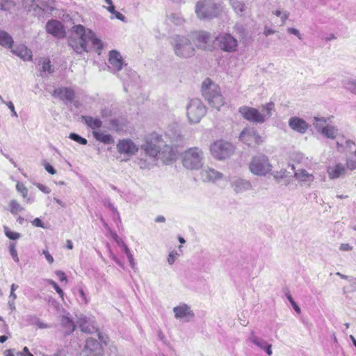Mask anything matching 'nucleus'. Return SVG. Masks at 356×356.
<instances>
[{
  "label": "nucleus",
  "mask_w": 356,
  "mask_h": 356,
  "mask_svg": "<svg viewBox=\"0 0 356 356\" xmlns=\"http://www.w3.org/2000/svg\"><path fill=\"white\" fill-rule=\"evenodd\" d=\"M68 42L73 50L79 54L89 51V42L98 51L102 48L101 40L90 29H86L81 24L72 27V34Z\"/></svg>",
  "instance_id": "f257e3e1"
},
{
  "label": "nucleus",
  "mask_w": 356,
  "mask_h": 356,
  "mask_svg": "<svg viewBox=\"0 0 356 356\" xmlns=\"http://www.w3.org/2000/svg\"><path fill=\"white\" fill-rule=\"evenodd\" d=\"M273 108V103H267L259 109L243 106L239 108L238 112L246 120L256 124H262L271 117Z\"/></svg>",
  "instance_id": "f03ea898"
},
{
  "label": "nucleus",
  "mask_w": 356,
  "mask_h": 356,
  "mask_svg": "<svg viewBox=\"0 0 356 356\" xmlns=\"http://www.w3.org/2000/svg\"><path fill=\"white\" fill-rule=\"evenodd\" d=\"M202 95L208 104L218 111L225 104L219 86L209 79H206L202 83Z\"/></svg>",
  "instance_id": "7ed1b4c3"
},
{
  "label": "nucleus",
  "mask_w": 356,
  "mask_h": 356,
  "mask_svg": "<svg viewBox=\"0 0 356 356\" xmlns=\"http://www.w3.org/2000/svg\"><path fill=\"white\" fill-rule=\"evenodd\" d=\"M170 44L175 54L179 58H191L195 54V49L191 42L189 34L187 35H174L171 38Z\"/></svg>",
  "instance_id": "20e7f679"
},
{
  "label": "nucleus",
  "mask_w": 356,
  "mask_h": 356,
  "mask_svg": "<svg viewBox=\"0 0 356 356\" xmlns=\"http://www.w3.org/2000/svg\"><path fill=\"white\" fill-rule=\"evenodd\" d=\"M183 166L191 170H199L204 164V154L203 151L193 147L184 151L181 156Z\"/></svg>",
  "instance_id": "39448f33"
},
{
  "label": "nucleus",
  "mask_w": 356,
  "mask_h": 356,
  "mask_svg": "<svg viewBox=\"0 0 356 356\" xmlns=\"http://www.w3.org/2000/svg\"><path fill=\"white\" fill-rule=\"evenodd\" d=\"M207 108L198 98L188 100L186 106V115L190 124L199 123L206 115Z\"/></svg>",
  "instance_id": "423d86ee"
},
{
  "label": "nucleus",
  "mask_w": 356,
  "mask_h": 356,
  "mask_svg": "<svg viewBox=\"0 0 356 356\" xmlns=\"http://www.w3.org/2000/svg\"><path fill=\"white\" fill-rule=\"evenodd\" d=\"M249 170L254 175L266 177L272 172L273 165L267 156L260 154L252 157Z\"/></svg>",
  "instance_id": "0eeeda50"
},
{
  "label": "nucleus",
  "mask_w": 356,
  "mask_h": 356,
  "mask_svg": "<svg viewBox=\"0 0 356 356\" xmlns=\"http://www.w3.org/2000/svg\"><path fill=\"white\" fill-rule=\"evenodd\" d=\"M209 149L215 159L222 161L229 158L234 154L235 147L227 141L218 140L211 144Z\"/></svg>",
  "instance_id": "6e6552de"
},
{
  "label": "nucleus",
  "mask_w": 356,
  "mask_h": 356,
  "mask_svg": "<svg viewBox=\"0 0 356 356\" xmlns=\"http://www.w3.org/2000/svg\"><path fill=\"white\" fill-rule=\"evenodd\" d=\"M182 140L183 137L179 134H177L173 138H170V145H168L166 142L163 140V145L161 148L157 157L158 159H161L164 163L174 161L177 158L178 151L177 147L173 146L178 145Z\"/></svg>",
  "instance_id": "1a4fd4ad"
},
{
  "label": "nucleus",
  "mask_w": 356,
  "mask_h": 356,
  "mask_svg": "<svg viewBox=\"0 0 356 356\" xmlns=\"http://www.w3.org/2000/svg\"><path fill=\"white\" fill-rule=\"evenodd\" d=\"M327 119L324 117H314L313 125L318 133L326 138L334 140L339 134L337 127L327 123Z\"/></svg>",
  "instance_id": "9d476101"
},
{
  "label": "nucleus",
  "mask_w": 356,
  "mask_h": 356,
  "mask_svg": "<svg viewBox=\"0 0 356 356\" xmlns=\"http://www.w3.org/2000/svg\"><path fill=\"white\" fill-rule=\"evenodd\" d=\"M195 13L201 19H211L218 15V6L211 0H200L196 3Z\"/></svg>",
  "instance_id": "9b49d317"
},
{
  "label": "nucleus",
  "mask_w": 356,
  "mask_h": 356,
  "mask_svg": "<svg viewBox=\"0 0 356 356\" xmlns=\"http://www.w3.org/2000/svg\"><path fill=\"white\" fill-rule=\"evenodd\" d=\"M163 145V137L156 133H154L146 140L145 143L141 146V149L149 156L155 158L158 157Z\"/></svg>",
  "instance_id": "f8f14e48"
},
{
  "label": "nucleus",
  "mask_w": 356,
  "mask_h": 356,
  "mask_svg": "<svg viewBox=\"0 0 356 356\" xmlns=\"http://www.w3.org/2000/svg\"><path fill=\"white\" fill-rule=\"evenodd\" d=\"M216 45L225 52L236 51L238 46V40L230 33H221L215 38Z\"/></svg>",
  "instance_id": "ddd939ff"
},
{
  "label": "nucleus",
  "mask_w": 356,
  "mask_h": 356,
  "mask_svg": "<svg viewBox=\"0 0 356 356\" xmlns=\"http://www.w3.org/2000/svg\"><path fill=\"white\" fill-rule=\"evenodd\" d=\"M189 37L193 41L196 47L198 49H207L212 47V38L210 33L206 31H193L189 33Z\"/></svg>",
  "instance_id": "4468645a"
},
{
  "label": "nucleus",
  "mask_w": 356,
  "mask_h": 356,
  "mask_svg": "<svg viewBox=\"0 0 356 356\" xmlns=\"http://www.w3.org/2000/svg\"><path fill=\"white\" fill-rule=\"evenodd\" d=\"M239 140L249 147L259 145L263 143L262 137L258 132L251 127L245 128L239 135Z\"/></svg>",
  "instance_id": "2eb2a0df"
},
{
  "label": "nucleus",
  "mask_w": 356,
  "mask_h": 356,
  "mask_svg": "<svg viewBox=\"0 0 356 356\" xmlns=\"http://www.w3.org/2000/svg\"><path fill=\"white\" fill-rule=\"evenodd\" d=\"M83 356H103L104 349L102 344L94 338H88L82 350Z\"/></svg>",
  "instance_id": "dca6fc26"
},
{
  "label": "nucleus",
  "mask_w": 356,
  "mask_h": 356,
  "mask_svg": "<svg viewBox=\"0 0 356 356\" xmlns=\"http://www.w3.org/2000/svg\"><path fill=\"white\" fill-rule=\"evenodd\" d=\"M173 313L177 320L189 322L192 321L195 316V314L191 306L186 303H181L173 307Z\"/></svg>",
  "instance_id": "f3484780"
},
{
  "label": "nucleus",
  "mask_w": 356,
  "mask_h": 356,
  "mask_svg": "<svg viewBox=\"0 0 356 356\" xmlns=\"http://www.w3.org/2000/svg\"><path fill=\"white\" fill-rule=\"evenodd\" d=\"M117 150L120 154H126L128 156L135 155L139 148L131 139L120 140L117 144Z\"/></svg>",
  "instance_id": "a211bd4d"
},
{
  "label": "nucleus",
  "mask_w": 356,
  "mask_h": 356,
  "mask_svg": "<svg viewBox=\"0 0 356 356\" xmlns=\"http://www.w3.org/2000/svg\"><path fill=\"white\" fill-rule=\"evenodd\" d=\"M124 61L120 54L116 50H111L108 54V68L115 73L122 69Z\"/></svg>",
  "instance_id": "6ab92c4d"
},
{
  "label": "nucleus",
  "mask_w": 356,
  "mask_h": 356,
  "mask_svg": "<svg viewBox=\"0 0 356 356\" xmlns=\"http://www.w3.org/2000/svg\"><path fill=\"white\" fill-rule=\"evenodd\" d=\"M10 50L13 55L19 57L24 61H31L33 60L32 51L24 44H13Z\"/></svg>",
  "instance_id": "aec40b11"
},
{
  "label": "nucleus",
  "mask_w": 356,
  "mask_h": 356,
  "mask_svg": "<svg viewBox=\"0 0 356 356\" xmlns=\"http://www.w3.org/2000/svg\"><path fill=\"white\" fill-rule=\"evenodd\" d=\"M46 31L48 33L58 38H63L65 31L62 23L56 19H51L46 24Z\"/></svg>",
  "instance_id": "412c9836"
},
{
  "label": "nucleus",
  "mask_w": 356,
  "mask_h": 356,
  "mask_svg": "<svg viewBox=\"0 0 356 356\" xmlns=\"http://www.w3.org/2000/svg\"><path fill=\"white\" fill-rule=\"evenodd\" d=\"M248 340L261 350H265L268 355H272V345L262 338L257 337L253 331L250 333Z\"/></svg>",
  "instance_id": "4be33fe9"
},
{
  "label": "nucleus",
  "mask_w": 356,
  "mask_h": 356,
  "mask_svg": "<svg viewBox=\"0 0 356 356\" xmlns=\"http://www.w3.org/2000/svg\"><path fill=\"white\" fill-rule=\"evenodd\" d=\"M201 179L204 182H215L222 179L223 175L209 167L204 168L200 172Z\"/></svg>",
  "instance_id": "5701e85b"
},
{
  "label": "nucleus",
  "mask_w": 356,
  "mask_h": 356,
  "mask_svg": "<svg viewBox=\"0 0 356 356\" xmlns=\"http://www.w3.org/2000/svg\"><path fill=\"white\" fill-rule=\"evenodd\" d=\"M289 126L295 131L301 134L306 133L309 129L308 123L303 119L298 117H292L289 120Z\"/></svg>",
  "instance_id": "b1692460"
},
{
  "label": "nucleus",
  "mask_w": 356,
  "mask_h": 356,
  "mask_svg": "<svg viewBox=\"0 0 356 356\" xmlns=\"http://www.w3.org/2000/svg\"><path fill=\"white\" fill-rule=\"evenodd\" d=\"M231 186L236 193H242L252 188L250 181L241 178H236L231 182Z\"/></svg>",
  "instance_id": "393cba45"
},
{
  "label": "nucleus",
  "mask_w": 356,
  "mask_h": 356,
  "mask_svg": "<svg viewBox=\"0 0 356 356\" xmlns=\"http://www.w3.org/2000/svg\"><path fill=\"white\" fill-rule=\"evenodd\" d=\"M294 177L301 184L310 186L314 180L313 174L309 173L305 169L296 170L294 172Z\"/></svg>",
  "instance_id": "a878e982"
},
{
  "label": "nucleus",
  "mask_w": 356,
  "mask_h": 356,
  "mask_svg": "<svg viewBox=\"0 0 356 356\" xmlns=\"http://www.w3.org/2000/svg\"><path fill=\"white\" fill-rule=\"evenodd\" d=\"M346 171L347 170L345 165L341 163H338L327 168V173L328 175L329 179H338L342 176H344L346 173Z\"/></svg>",
  "instance_id": "bb28decb"
},
{
  "label": "nucleus",
  "mask_w": 356,
  "mask_h": 356,
  "mask_svg": "<svg viewBox=\"0 0 356 356\" xmlns=\"http://www.w3.org/2000/svg\"><path fill=\"white\" fill-rule=\"evenodd\" d=\"M53 96H57L63 101L72 102L75 97V93L71 88L64 87L55 90Z\"/></svg>",
  "instance_id": "cd10ccee"
},
{
  "label": "nucleus",
  "mask_w": 356,
  "mask_h": 356,
  "mask_svg": "<svg viewBox=\"0 0 356 356\" xmlns=\"http://www.w3.org/2000/svg\"><path fill=\"white\" fill-rule=\"evenodd\" d=\"M60 324L65 329V332L71 333L75 330V325L72 319L70 313L63 311V314L60 318Z\"/></svg>",
  "instance_id": "c85d7f7f"
},
{
  "label": "nucleus",
  "mask_w": 356,
  "mask_h": 356,
  "mask_svg": "<svg viewBox=\"0 0 356 356\" xmlns=\"http://www.w3.org/2000/svg\"><path fill=\"white\" fill-rule=\"evenodd\" d=\"M14 44L13 37L6 31L0 30V46L10 49Z\"/></svg>",
  "instance_id": "c756f323"
},
{
  "label": "nucleus",
  "mask_w": 356,
  "mask_h": 356,
  "mask_svg": "<svg viewBox=\"0 0 356 356\" xmlns=\"http://www.w3.org/2000/svg\"><path fill=\"white\" fill-rule=\"evenodd\" d=\"M82 120H83L85 124L88 127L93 129V131H95V129L100 128L102 125V120L97 118H94L92 116H82Z\"/></svg>",
  "instance_id": "7c9ffc66"
},
{
  "label": "nucleus",
  "mask_w": 356,
  "mask_h": 356,
  "mask_svg": "<svg viewBox=\"0 0 356 356\" xmlns=\"http://www.w3.org/2000/svg\"><path fill=\"white\" fill-rule=\"evenodd\" d=\"M92 136L94 138L104 144H112L114 143V139L111 134L103 133L99 131H93Z\"/></svg>",
  "instance_id": "2f4dec72"
},
{
  "label": "nucleus",
  "mask_w": 356,
  "mask_h": 356,
  "mask_svg": "<svg viewBox=\"0 0 356 356\" xmlns=\"http://www.w3.org/2000/svg\"><path fill=\"white\" fill-rule=\"evenodd\" d=\"M345 90L350 93L356 95V79L348 78L343 81Z\"/></svg>",
  "instance_id": "473e14b6"
},
{
  "label": "nucleus",
  "mask_w": 356,
  "mask_h": 356,
  "mask_svg": "<svg viewBox=\"0 0 356 356\" xmlns=\"http://www.w3.org/2000/svg\"><path fill=\"white\" fill-rule=\"evenodd\" d=\"M230 4L238 15H241L245 10V5L238 0H230Z\"/></svg>",
  "instance_id": "72a5a7b5"
},
{
  "label": "nucleus",
  "mask_w": 356,
  "mask_h": 356,
  "mask_svg": "<svg viewBox=\"0 0 356 356\" xmlns=\"http://www.w3.org/2000/svg\"><path fill=\"white\" fill-rule=\"evenodd\" d=\"M346 170H354L356 169V154H346Z\"/></svg>",
  "instance_id": "f704fd0d"
},
{
  "label": "nucleus",
  "mask_w": 356,
  "mask_h": 356,
  "mask_svg": "<svg viewBox=\"0 0 356 356\" xmlns=\"http://www.w3.org/2000/svg\"><path fill=\"white\" fill-rule=\"evenodd\" d=\"M346 154H356V144L351 140H346L344 145Z\"/></svg>",
  "instance_id": "c9c22d12"
},
{
  "label": "nucleus",
  "mask_w": 356,
  "mask_h": 356,
  "mask_svg": "<svg viewBox=\"0 0 356 356\" xmlns=\"http://www.w3.org/2000/svg\"><path fill=\"white\" fill-rule=\"evenodd\" d=\"M10 211L13 214H17L24 210L22 206L16 200H13L9 203Z\"/></svg>",
  "instance_id": "e433bc0d"
},
{
  "label": "nucleus",
  "mask_w": 356,
  "mask_h": 356,
  "mask_svg": "<svg viewBox=\"0 0 356 356\" xmlns=\"http://www.w3.org/2000/svg\"><path fill=\"white\" fill-rule=\"evenodd\" d=\"M40 64L42 65V71L44 73L51 74L54 72V67L50 64V60L49 59H43L40 61Z\"/></svg>",
  "instance_id": "4c0bfd02"
},
{
  "label": "nucleus",
  "mask_w": 356,
  "mask_h": 356,
  "mask_svg": "<svg viewBox=\"0 0 356 356\" xmlns=\"http://www.w3.org/2000/svg\"><path fill=\"white\" fill-rule=\"evenodd\" d=\"M17 191L21 193L22 197L26 200V202H30V198L27 197L28 195V189L22 183L18 182L16 185Z\"/></svg>",
  "instance_id": "58836bf2"
},
{
  "label": "nucleus",
  "mask_w": 356,
  "mask_h": 356,
  "mask_svg": "<svg viewBox=\"0 0 356 356\" xmlns=\"http://www.w3.org/2000/svg\"><path fill=\"white\" fill-rule=\"evenodd\" d=\"M168 17L170 22L176 25H181L184 22V18L178 14L172 13Z\"/></svg>",
  "instance_id": "ea45409f"
},
{
  "label": "nucleus",
  "mask_w": 356,
  "mask_h": 356,
  "mask_svg": "<svg viewBox=\"0 0 356 356\" xmlns=\"http://www.w3.org/2000/svg\"><path fill=\"white\" fill-rule=\"evenodd\" d=\"M349 285L346 287L343 288L344 293H351L356 291V278L355 277H350Z\"/></svg>",
  "instance_id": "a19ab883"
},
{
  "label": "nucleus",
  "mask_w": 356,
  "mask_h": 356,
  "mask_svg": "<svg viewBox=\"0 0 356 356\" xmlns=\"http://www.w3.org/2000/svg\"><path fill=\"white\" fill-rule=\"evenodd\" d=\"M47 282L54 287V289L58 293V294L61 298V299L63 300V298H64L63 291L59 287V286L57 284V283L52 280H47Z\"/></svg>",
  "instance_id": "79ce46f5"
},
{
  "label": "nucleus",
  "mask_w": 356,
  "mask_h": 356,
  "mask_svg": "<svg viewBox=\"0 0 356 356\" xmlns=\"http://www.w3.org/2000/svg\"><path fill=\"white\" fill-rule=\"evenodd\" d=\"M69 138L81 145H86L88 143L86 138H82L81 136L74 133H71Z\"/></svg>",
  "instance_id": "37998d69"
},
{
  "label": "nucleus",
  "mask_w": 356,
  "mask_h": 356,
  "mask_svg": "<svg viewBox=\"0 0 356 356\" xmlns=\"http://www.w3.org/2000/svg\"><path fill=\"white\" fill-rule=\"evenodd\" d=\"M4 232L6 236L11 240H17L20 237L19 233L10 231L7 227H4Z\"/></svg>",
  "instance_id": "c03bdc74"
},
{
  "label": "nucleus",
  "mask_w": 356,
  "mask_h": 356,
  "mask_svg": "<svg viewBox=\"0 0 356 356\" xmlns=\"http://www.w3.org/2000/svg\"><path fill=\"white\" fill-rule=\"evenodd\" d=\"M9 250L11 257H13V260L18 263L19 262V257L17 255V250L15 249V243H10L9 246Z\"/></svg>",
  "instance_id": "a18cd8bd"
},
{
  "label": "nucleus",
  "mask_w": 356,
  "mask_h": 356,
  "mask_svg": "<svg viewBox=\"0 0 356 356\" xmlns=\"http://www.w3.org/2000/svg\"><path fill=\"white\" fill-rule=\"evenodd\" d=\"M13 6V2L6 0H0V9L4 11L9 10Z\"/></svg>",
  "instance_id": "49530a36"
},
{
  "label": "nucleus",
  "mask_w": 356,
  "mask_h": 356,
  "mask_svg": "<svg viewBox=\"0 0 356 356\" xmlns=\"http://www.w3.org/2000/svg\"><path fill=\"white\" fill-rule=\"evenodd\" d=\"M31 318L33 319L32 323L35 324L38 327L42 329L49 327V326L42 322L38 318L32 316Z\"/></svg>",
  "instance_id": "de8ad7c7"
},
{
  "label": "nucleus",
  "mask_w": 356,
  "mask_h": 356,
  "mask_svg": "<svg viewBox=\"0 0 356 356\" xmlns=\"http://www.w3.org/2000/svg\"><path fill=\"white\" fill-rule=\"evenodd\" d=\"M179 256V254L177 251H172L170 252L168 257V263L170 265H172L175 260L177 259V257Z\"/></svg>",
  "instance_id": "09e8293b"
},
{
  "label": "nucleus",
  "mask_w": 356,
  "mask_h": 356,
  "mask_svg": "<svg viewBox=\"0 0 356 356\" xmlns=\"http://www.w3.org/2000/svg\"><path fill=\"white\" fill-rule=\"evenodd\" d=\"M274 178L277 180H280L286 177V170H281L280 171H275L273 173Z\"/></svg>",
  "instance_id": "8fccbe9b"
},
{
  "label": "nucleus",
  "mask_w": 356,
  "mask_h": 356,
  "mask_svg": "<svg viewBox=\"0 0 356 356\" xmlns=\"http://www.w3.org/2000/svg\"><path fill=\"white\" fill-rule=\"evenodd\" d=\"M5 356H22L23 353L22 352H15L14 350L9 349L4 352Z\"/></svg>",
  "instance_id": "3c124183"
},
{
  "label": "nucleus",
  "mask_w": 356,
  "mask_h": 356,
  "mask_svg": "<svg viewBox=\"0 0 356 356\" xmlns=\"http://www.w3.org/2000/svg\"><path fill=\"white\" fill-rule=\"evenodd\" d=\"M287 298H288L289 301L291 302V304L292 305L295 311L297 313H300L301 310H300V307L298 306L296 302L293 300V299L292 298V297L290 294L287 295Z\"/></svg>",
  "instance_id": "603ef678"
},
{
  "label": "nucleus",
  "mask_w": 356,
  "mask_h": 356,
  "mask_svg": "<svg viewBox=\"0 0 356 356\" xmlns=\"http://www.w3.org/2000/svg\"><path fill=\"white\" fill-rule=\"evenodd\" d=\"M287 31H288V33L297 36L298 38V39L302 40V35L300 33V31L297 29L291 27L287 29Z\"/></svg>",
  "instance_id": "864d4df0"
},
{
  "label": "nucleus",
  "mask_w": 356,
  "mask_h": 356,
  "mask_svg": "<svg viewBox=\"0 0 356 356\" xmlns=\"http://www.w3.org/2000/svg\"><path fill=\"white\" fill-rule=\"evenodd\" d=\"M6 106L10 110L11 115L13 116V117H16L17 118L18 115H17V112L15 111L13 103L12 102H8L6 103Z\"/></svg>",
  "instance_id": "5fc2aeb1"
},
{
  "label": "nucleus",
  "mask_w": 356,
  "mask_h": 356,
  "mask_svg": "<svg viewBox=\"0 0 356 356\" xmlns=\"http://www.w3.org/2000/svg\"><path fill=\"white\" fill-rule=\"evenodd\" d=\"M42 254L44 255L47 261L50 264H53L54 261V259L53 258V257L50 254V253L49 252V251L47 250H44L42 251Z\"/></svg>",
  "instance_id": "6e6d98bb"
},
{
  "label": "nucleus",
  "mask_w": 356,
  "mask_h": 356,
  "mask_svg": "<svg viewBox=\"0 0 356 356\" xmlns=\"http://www.w3.org/2000/svg\"><path fill=\"white\" fill-rule=\"evenodd\" d=\"M32 225L35 227H42V228H44V223L41 221V220L38 218H35L33 221H32Z\"/></svg>",
  "instance_id": "4d7b16f0"
},
{
  "label": "nucleus",
  "mask_w": 356,
  "mask_h": 356,
  "mask_svg": "<svg viewBox=\"0 0 356 356\" xmlns=\"http://www.w3.org/2000/svg\"><path fill=\"white\" fill-rule=\"evenodd\" d=\"M111 236L119 245H120L121 247L124 245V242L122 241V238H119L116 233H112Z\"/></svg>",
  "instance_id": "13d9d810"
},
{
  "label": "nucleus",
  "mask_w": 356,
  "mask_h": 356,
  "mask_svg": "<svg viewBox=\"0 0 356 356\" xmlns=\"http://www.w3.org/2000/svg\"><path fill=\"white\" fill-rule=\"evenodd\" d=\"M339 248L341 251H350L353 250V247L348 243H341Z\"/></svg>",
  "instance_id": "bf43d9fd"
},
{
  "label": "nucleus",
  "mask_w": 356,
  "mask_h": 356,
  "mask_svg": "<svg viewBox=\"0 0 356 356\" xmlns=\"http://www.w3.org/2000/svg\"><path fill=\"white\" fill-rule=\"evenodd\" d=\"M56 275L58 277L59 280L61 282H63V281L67 282V277L64 272H63L61 270H56Z\"/></svg>",
  "instance_id": "052dcab7"
},
{
  "label": "nucleus",
  "mask_w": 356,
  "mask_h": 356,
  "mask_svg": "<svg viewBox=\"0 0 356 356\" xmlns=\"http://www.w3.org/2000/svg\"><path fill=\"white\" fill-rule=\"evenodd\" d=\"M79 293L80 294V296L81 298L82 302L85 305L88 304V300L82 289H80L79 290Z\"/></svg>",
  "instance_id": "680f3d73"
},
{
  "label": "nucleus",
  "mask_w": 356,
  "mask_h": 356,
  "mask_svg": "<svg viewBox=\"0 0 356 356\" xmlns=\"http://www.w3.org/2000/svg\"><path fill=\"white\" fill-rule=\"evenodd\" d=\"M44 168L51 175H54L56 173V170L49 163L44 164Z\"/></svg>",
  "instance_id": "e2e57ef3"
},
{
  "label": "nucleus",
  "mask_w": 356,
  "mask_h": 356,
  "mask_svg": "<svg viewBox=\"0 0 356 356\" xmlns=\"http://www.w3.org/2000/svg\"><path fill=\"white\" fill-rule=\"evenodd\" d=\"M275 33V31L269 28V27H267L266 26L264 28V33L265 35L268 36V35H270L271 34H273Z\"/></svg>",
  "instance_id": "0e129e2a"
},
{
  "label": "nucleus",
  "mask_w": 356,
  "mask_h": 356,
  "mask_svg": "<svg viewBox=\"0 0 356 356\" xmlns=\"http://www.w3.org/2000/svg\"><path fill=\"white\" fill-rule=\"evenodd\" d=\"M128 259H129V264H130V266L131 267V268H135V266H136V263H135V261H134V257L132 255V254L127 256Z\"/></svg>",
  "instance_id": "69168bd1"
},
{
  "label": "nucleus",
  "mask_w": 356,
  "mask_h": 356,
  "mask_svg": "<svg viewBox=\"0 0 356 356\" xmlns=\"http://www.w3.org/2000/svg\"><path fill=\"white\" fill-rule=\"evenodd\" d=\"M38 188L41 191L44 192V193H50V189L48 187H47V186H44L42 184H39L38 185Z\"/></svg>",
  "instance_id": "338daca9"
},
{
  "label": "nucleus",
  "mask_w": 356,
  "mask_h": 356,
  "mask_svg": "<svg viewBox=\"0 0 356 356\" xmlns=\"http://www.w3.org/2000/svg\"><path fill=\"white\" fill-rule=\"evenodd\" d=\"M115 15V17L120 20V21H122V22H124L125 21V17L121 14L120 13L118 12V11H115V13L113 14Z\"/></svg>",
  "instance_id": "774afa93"
}]
</instances>
